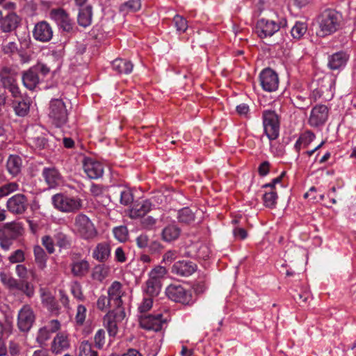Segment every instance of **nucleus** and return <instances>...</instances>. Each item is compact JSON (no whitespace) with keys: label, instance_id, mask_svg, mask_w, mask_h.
Listing matches in <instances>:
<instances>
[{"label":"nucleus","instance_id":"f704fd0d","mask_svg":"<svg viewBox=\"0 0 356 356\" xmlns=\"http://www.w3.org/2000/svg\"><path fill=\"white\" fill-rule=\"evenodd\" d=\"M110 273V267L105 264L97 265L94 268L92 276L97 281L102 282Z\"/></svg>","mask_w":356,"mask_h":356},{"label":"nucleus","instance_id":"0eeeda50","mask_svg":"<svg viewBox=\"0 0 356 356\" xmlns=\"http://www.w3.org/2000/svg\"><path fill=\"white\" fill-rule=\"evenodd\" d=\"M334 87L335 79L330 75L325 76L318 81V87L313 90V95L315 99L331 100L334 97Z\"/></svg>","mask_w":356,"mask_h":356},{"label":"nucleus","instance_id":"412c9836","mask_svg":"<svg viewBox=\"0 0 356 356\" xmlns=\"http://www.w3.org/2000/svg\"><path fill=\"white\" fill-rule=\"evenodd\" d=\"M33 38L40 42H48L53 37V30L49 23L42 21L35 25L33 31Z\"/></svg>","mask_w":356,"mask_h":356},{"label":"nucleus","instance_id":"2f4dec72","mask_svg":"<svg viewBox=\"0 0 356 356\" xmlns=\"http://www.w3.org/2000/svg\"><path fill=\"white\" fill-rule=\"evenodd\" d=\"M316 138L315 134L311 131H305L302 133L294 145L296 150L299 152L300 149L306 148Z\"/></svg>","mask_w":356,"mask_h":356},{"label":"nucleus","instance_id":"0e129e2a","mask_svg":"<svg viewBox=\"0 0 356 356\" xmlns=\"http://www.w3.org/2000/svg\"><path fill=\"white\" fill-rule=\"evenodd\" d=\"M177 258V252L175 250H168L163 256L162 262L165 264H171Z\"/></svg>","mask_w":356,"mask_h":356},{"label":"nucleus","instance_id":"79ce46f5","mask_svg":"<svg viewBox=\"0 0 356 356\" xmlns=\"http://www.w3.org/2000/svg\"><path fill=\"white\" fill-rule=\"evenodd\" d=\"M177 218L180 222L189 224L194 221L195 215L191 209L185 207L179 211Z\"/></svg>","mask_w":356,"mask_h":356},{"label":"nucleus","instance_id":"6e6552de","mask_svg":"<svg viewBox=\"0 0 356 356\" xmlns=\"http://www.w3.org/2000/svg\"><path fill=\"white\" fill-rule=\"evenodd\" d=\"M286 21L275 22L268 19H260L257 21L255 26L257 35L261 39L271 37L277 33L282 26H286Z\"/></svg>","mask_w":356,"mask_h":356},{"label":"nucleus","instance_id":"bb28decb","mask_svg":"<svg viewBox=\"0 0 356 356\" xmlns=\"http://www.w3.org/2000/svg\"><path fill=\"white\" fill-rule=\"evenodd\" d=\"M22 79L24 86L31 90L35 89L40 82L39 76L33 67L23 73Z\"/></svg>","mask_w":356,"mask_h":356},{"label":"nucleus","instance_id":"ea45409f","mask_svg":"<svg viewBox=\"0 0 356 356\" xmlns=\"http://www.w3.org/2000/svg\"><path fill=\"white\" fill-rule=\"evenodd\" d=\"M166 273L167 270L165 267L157 266L149 273L148 278L151 280L161 283V280Z\"/></svg>","mask_w":356,"mask_h":356},{"label":"nucleus","instance_id":"1a4fd4ad","mask_svg":"<svg viewBox=\"0 0 356 356\" xmlns=\"http://www.w3.org/2000/svg\"><path fill=\"white\" fill-rule=\"evenodd\" d=\"M126 316L124 309H118L109 312L104 317V324L109 337H115L118 332V323Z\"/></svg>","mask_w":356,"mask_h":356},{"label":"nucleus","instance_id":"a878e982","mask_svg":"<svg viewBox=\"0 0 356 356\" xmlns=\"http://www.w3.org/2000/svg\"><path fill=\"white\" fill-rule=\"evenodd\" d=\"M152 209V204L149 200H143L136 204L129 210V216L131 218H138L145 216Z\"/></svg>","mask_w":356,"mask_h":356},{"label":"nucleus","instance_id":"c756f323","mask_svg":"<svg viewBox=\"0 0 356 356\" xmlns=\"http://www.w3.org/2000/svg\"><path fill=\"white\" fill-rule=\"evenodd\" d=\"M180 234V228L175 224H170L163 229L161 236L163 241L171 242L177 240Z\"/></svg>","mask_w":356,"mask_h":356},{"label":"nucleus","instance_id":"e433bc0d","mask_svg":"<svg viewBox=\"0 0 356 356\" xmlns=\"http://www.w3.org/2000/svg\"><path fill=\"white\" fill-rule=\"evenodd\" d=\"M92 8L79 11L77 21L80 26L87 27L92 23Z\"/></svg>","mask_w":356,"mask_h":356},{"label":"nucleus","instance_id":"cd10ccee","mask_svg":"<svg viewBox=\"0 0 356 356\" xmlns=\"http://www.w3.org/2000/svg\"><path fill=\"white\" fill-rule=\"evenodd\" d=\"M42 176L49 188L57 186L60 180V175L55 168H45Z\"/></svg>","mask_w":356,"mask_h":356},{"label":"nucleus","instance_id":"4d7b16f0","mask_svg":"<svg viewBox=\"0 0 356 356\" xmlns=\"http://www.w3.org/2000/svg\"><path fill=\"white\" fill-rule=\"evenodd\" d=\"M86 308L82 305H79L76 309V314L75 316L76 321L78 324L82 325L86 316Z\"/></svg>","mask_w":356,"mask_h":356},{"label":"nucleus","instance_id":"f03ea898","mask_svg":"<svg viewBox=\"0 0 356 356\" xmlns=\"http://www.w3.org/2000/svg\"><path fill=\"white\" fill-rule=\"evenodd\" d=\"M54 207L63 213H76L83 207V200L75 196L57 193L52 196Z\"/></svg>","mask_w":356,"mask_h":356},{"label":"nucleus","instance_id":"de8ad7c7","mask_svg":"<svg viewBox=\"0 0 356 356\" xmlns=\"http://www.w3.org/2000/svg\"><path fill=\"white\" fill-rule=\"evenodd\" d=\"M120 203L124 206L130 204L134 200V196L129 188H122L120 191Z\"/></svg>","mask_w":356,"mask_h":356},{"label":"nucleus","instance_id":"a211bd4d","mask_svg":"<svg viewBox=\"0 0 356 356\" xmlns=\"http://www.w3.org/2000/svg\"><path fill=\"white\" fill-rule=\"evenodd\" d=\"M165 321H166L163 318V315L161 314L156 315H148L140 318V325L145 330L159 332L161 330Z\"/></svg>","mask_w":356,"mask_h":356},{"label":"nucleus","instance_id":"dca6fc26","mask_svg":"<svg viewBox=\"0 0 356 356\" xmlns=\"http://www.w3.org/2000/svg\"><path fill=\"white\" fill-rule=\"evenodd\" d=\"M28 205L26 197L21 193L16 194L7 201L8 210L14 214H22L26 210Z\"/></svg>","mask_w":356,"mask_h":356},{"label":"nucleus","instance_id":"864d4df0","mask_svg":"<svg viewBox=\"0 0 356 356\" xmlns=\"http://www.w3.org/2000/svg\"><path fill=\"white\" fill-rule=\"evenodd\" d=\"M105 331L103 329H99L97 331L94 337V341L95 346L101 349L105 343Z\"/></svg>","mask_w":356,"mask_h":356},{"label":"nucleus","instance_id":"2eb2a0df","mask_svg":"<svg viewBox=\"0 0 356 356\" xmlns=\"http://www.w3.org/2000/svg\"><path fill=\"white\" fill-rule=\"evenodd\" d=\"M49 16L63 31L69 32L72 30V20L68 13L63 8L52 9Z\"/></svg>","mask_w":356,"mask_h":356},{"label":"nucleus","instance_id":"a18cd8bd","mask_svg":"<svg viewBox=\"0 0 356 356\" xmlns=\"http://www.w3.org/2000/svg\"><path fill=\"white\" fill-rule=\"evenodd\" d=\"M173 22L177 31L179 33H184L188 29V23L182 16L177 15L174 17Z\"/></svg>","mask_w":356,"mask_h":356},{"label":"nucleus","instance_id":"7ed1b4c3","mask_svg":"<svg viewBox=\"0 0 356 356\" xmlns=\"http://www.w3.org/2000/svg\"><path fill=\"white\" fill-rule=\"evenodd\" d=\"M69 111L62 99H52L49 102V118L56 127H60L67 123Z\"/></svg>","mask_w":356,"mask_h":356},{"label":"nucleus","instance_id":"c03bdc74","mask_svg":"<svg viewBox=\"0 0 356 356\" xmlns=\"http://www.w3.org/2000/svg\"><path fill=\"white\" fill-rule=\"evenodd\" d=\"M263 200L264 202V205L269 208H273L275 206L277 195L275 191H270L269 192H266L263 196Z\"/></svg>","mask_w":356,"mask_h":356},{"label":"nucleus","instance_id":"69168bd1","mask_svg":"<svg viewBox=\"0 0 356 356\" xmlns=\"http://www.w3.org/2000/svg\"><path fill=\"white\" fill-rule=\"evenodd\" d=\"M293 101V104H295V106L299 108H304L309 103V102L305 97H302L299 95L294 97V99Z\"/></svg>","mask_w":356,"mask_h":356},{"label":"nucleus","instance_id":"9d476101","mask_svg":"<svg viewBox=\"0 0 356 356\" xmlns=\"http://www.w3.org/2000/svg\"><path fill=\"white\" fill-rule=\"evenodd\" d=\"M168 298L174 302L188 305L192 302L191 292L181 285L170 284L165 289Z\"/></svg>","mask_w":356,"mask_h":356},{"label":"nucleus","instance_id":"f3484780","mask_svg":"<svg viewBox=\"0 0 356 356\" xmlns=\"http://www.w3.org/2000/svg\"><path fill=\"white\" fill-rule=\"evenodd\" d=\"M197 265L190 260L176 261L172 266V273L181 277H188L197 270Z\"/></svg>","mask_w":356,"mask_h":356},{"label":"nucleus","instance_id":"6ab92c4d","mask_svg":"<svg viewBox=\"0 0 356 356\" xmlns=\"http://www.w3.org/2000/svg\"><path fill=\"white\" fill-rule=\"evenodd\" d=\"M124 293L125 291L123 289V285L119 281L113 282L108 288V296L110 300L112 301V303L116 307V309H123L122 307L123 305L122 298Z\"/></svg>","mask_w":356,"mask_h":356},{"label":"nucleus","instance_id":"774afa93","mask_svg":"<svg viewBox=\"0 0 356 356\" xmlns=\"http://www.w3.org/2000/svg\"><path fill=\"white\" fill-rule=\"evenodd\" d=\"M156 219L152 216H147L142 220V225L144 228L151 229L154 227Z\"/></svg>","mask_w":356,"mask_h":356},{"label":"nucleus","instance_id":"4468645a","mask_svg":"<svg viewBox=\"0 0 356 356\" xmlns=\"http://www.w3.org/2000/svg\"><path fill=\"white\" fill-rule=\"evenodd\" d=\"M83 169L90 179H98L103 175L104 166L94 159L86 157L83 160Z\"/></svg>","mask_w":356,"mask_h":356},{"label":"nucleus","instance_id":"c85d7f7f","mask_svg":"<svg viewBox=\"0 0 356 356\" xmlns=\"http://www.w3.org/2000/svg\"><path fill=\"white\" fill-rule=\"evenodd\" d=\"M348 56L346 53L337 52L329 58L328 66L331 70H339L345 66Z\"/></svg>","mask_w":356,"mask_h":356},{"label":"nucleus","instance_id":"37998d69","mask_svg":"<svg viewBox=\"0 0 356 356\" xmlns=\"http://www.w3.org/2000/svg\"><path fill=\"white\" fill-rule=\"evenodd\" d=\"M79 356H97V353L92 349L88 341H83L79 348Z\"/></svg>","mask_w":356,"mask_h":356},{"label":"nucleus","instance_id":"bf43d9fd","mask_svg":"<svg viewBox=\"0 0 356 356\" xmlns=\"http://www.w3.org/2000/svg\"><path fill=\"white\" fill-rule=\"evenodd\" d=\"M111 302L108 296H101L97 301V306L99 309L104 311L109 308Z\"/></svg>","mask_w":356,"mask_h":356},{"label":"nucleus","instance_id":"58836bf2","mask_svg":"<svg viewBox=\"0 0 356 356\" xmlns=\"http://www.w3.org/2000/svg\"><path fill=\"white\" fill-rule=\"evenodd\" d=\"M29 143L39 149H44L48 147L47 139L44 136L40 134L29 136Z\"/></svg>","mask_w":356,"mask_h":356},{"label":"nucleus","instance_id":"680f3d73","mask_svg":"<svg viewBox=\"0 0 356 356\" xmlns=\"http://www.w3.org/2000/svg\"><path fill=\"white\" fill-rule=\"evenodd\" d=\"M1 50L6 54H12L17 51V45L15 42H9L2 44Z\"/></svg>","mask_w":356,"mask_h":356},{"label":"nucleus","instance_id":"49530a36","mask_svg":"<svg viewBox=\"0 0 356 356\" xmlns=\"http://www.w3.org/2000/svg\"><path fill=\"white\" fill-rule=\"evenodd\" d=\"M140 0H128L121 6V10L126 12H135L140 8Z\"/></svg>","mask_w":356,"mask_h":356},{"label":"nucleus","instance_id":"423d86ee","mask_svg":"<svg viewBox=\"0 0 356 356\" xmlns=\"http://www.w3.org/2000/svg\"><path fill=\"white\" fill-rule=\"evenodd\" d=\"M0 280L10 291H20L29 298L33 296L35 293V289L32 284L29 282H19L3 271L0 272Z\"/></svg>","mask_w":356,"mask_h":356},{"label":"nucleus","instance_id":"052dcab7","mask_svg":"<svg viewBox=\"0 0 356 356\" xmlns=\"http://www.w3.org/2000/svg\"><path fill=\"white\" fill-rule=\"evenodd\" d=\"M42 243L45 247L49 254H52L55 251L54 243L49 236H44L42 238Z\"/></svg>","mask_w":356,"mask_h":356},{"label":"nucleus","instance_id":"338daca9","mask_svg":"<svg viewBox=\"0 0 356 356\" xmlns=\"http://www.w3.org/2000/svg\"><path fill=\"white\" fill-rule=\"evenodd\" d=\"M71 292L74 297L79 300L83 299L81 287L78 283H74L71 286Z\"/></svg>","mask_w":356,"mask_h":356},{"label":"nucleus","instance_id":"4c0bfd02","mask_svg":"<svg viewBox=\"0 0 356 356\" xmlns=\"http://www.w3.org/2000/svg\"><path fill=\"white\" fill-rule=\"evenodd\" d=\"M89 270V264L86 260L73 262L72 264V273L75 276H83Z\"/></svg>","mask_w":356,"mask_h":356},{"label":"nucleus","instance_id":"9b49d317","mask_svg":"<svg viewBox=\"0 0 356 356\" xmlns=\"http://www.w3.org/2000/svg\"><path fill=\"white\" fill-rule=\"evenodd\" d=\"M35 319L33 309L28 305H24L18 312L17 327L20 331L27 332L31 328Z\"/></svg>","mask_w":356,"mask_h":356},{"label":"nucleus","instance_id":"ddd939ff","mask_svg":"<svg viewBox=\"0 0 356 356\" xmlns=\"http://www.w3.org/2000/svg\"><path fill=\"white\" fill-rule=\"evenodd\" d=\"M327 117V107L325 105H317L312 109L308 122L310 126L318 127L325 123Z\"/></svg>","mask_w":356,"mask_h":356},{"label":"nucleus","instance_id":"f257e3e1","mask_svg":"<svg viewBox=\"0 0 356 356\" xmlns=\"http://www.w3.org/2000/svg\"><path fill=\"white\" fill-rule=\"evenodd\" d=\"M341 15L332 9H326L317 17V35L325 37L335 33L341 26Z\"/></svg>","mask_w":356,"mask_h":356},{"label":"nucleus","instance_id":"aec40b11","mask_svg":"<svg viewBox=\"0 0 356 356\" xmlns=\"http://www.w3.org/2000/svg\"><path fill=\"white\" fill-rule=\"evenodd\" d=\"M21 18L15 12H10L3 16L0 21V30L2 33H8L15 31L20 25Z\"/></svg>","mask_w":356,"mask_h":356},{"label":"nucleus","instance_id":"a19ab883","mask_svg":"<svg viewBox=\"0 0 356 356\" xmlns=\"http://www.w3.org/2000/svg\"><path fill=\"white\" fill-rule=\"evenodd\" d=\"M307 26L304 22H297L291 30V33L294 39H300L307 32Z\"/></svg>","mask_w":356,"mask_h":356},{"label":"nucleus","instance_id":"72a5a7b5","mask_svg":"<svg viewBox=\"0 0 356 356\" xmlns=\"http://www.w3.org/2000/svg\"><path fill=\"white\" fill-rule=\"evenodd\" d=\"M22 161L17 156L11 155L7 161V169L13 176L17 175L21 170Z\"/></svg>","mask_w":356,"mask_h":356},{"label":"nucleus","instance_id":"8fccbe9b","mask_svg":"<svg viewBox=\"0 0 356 356\" xmlns=\"http://www.w3.org/2000/svg\"><path fill=\"white\" fill-rule=\"evenodd\" d=\"M113 234L119 241L124 242L127 239L128 231L126 227L120 226L113 229Z\"/></svg>","mask_w":356,"mask_h":356},{"label":"nucleus","instance_id":"3c124183","mask_svg":"<svg viewBox=\"0 0 356 356\" xmlns=\"http://www.w3.org/2000/svg\"><path fill=\"white\" fill-rule=\"evenodd\" d=\"M14 110L17 115L25 116L29 111V105L24 101H20L15 104Z\"/></svg>","mask_w":356,"mask_h":356},{"label":"nucleus","instance_id":"c9c22d12","mask_svg":"<svg viewBox=\"0 0 356 356\" xmlns=\"http://www.w3.org/2000/svg\"><path fill=\"white\" fill-rule=\"evenodd\" d=\"M161 289V283L147 279L145 282V286L144 292L149 296L156 297L157 296Z\"/></svg>","mask_w":356,"mask_h":356},{"label":"nucleus","instance_id":"b1692460","mask_svg":"<svg viewBox=\"0 0 356 356\" xmlns=\"http://www.w3.org/2000/svg\"><path fill=\"white\" fill-rule=\"evenodd\" d=\"M111 256V247L106 242L99 243L92 251V257L99 262H104Z\"/></svg>","mask_w":356,"mask_h":356},{"label":"nucleus","instance_id":"13d9d810","mask_svg":"<svg viewBox=\"0 0 356 356\" xmlns=\"http://www.w3.org/2000/svg\"><path fill=\"white\" fill-rule=\"evenodd\" d=\"M90 191L95 197H102L105 195L106 188L101 185L92 184L90 186Z\"/></svg>","mask_w":356,"mask_h":356},{"label":"nucleus","instance_id":"6e6d98bb","mask_svg":"<svg viewBox=\"0 0 356 356\" xmlns=\"http://www.w3.org/2000/svg\"><path fill=\"white\" fill-rule=\"evenodd\" d=\"M15 273L20 279L19 282H28V269L23 264H17L15 267Z\"/></svg>","mask_w":356,"mask_h":356},{"label":"nucleus","instance_id":"39448f33","mask_svg":"<svg viewBox=\"0 0 356 356\" xmlns=\"http://www.w3.org/2000/svg\"><path fill=\"white\" fill-rule=\"evenodd\" d=\"M264 131L270 140H275L280 134V120L277 113L270 110H266L262 115Z\"/></svg>","mask_w":356,"mask_h":356},{"label":"nucleus","instance_id":"5701e85b","mask_svg":"<svg viewBox=\"0 0 356 356\" xmlns=\"http://www.w3.org/2000/svg\"><path fill=\"white\" fill-rule=\"evenodd\" d=\"M70 347V342L67 336L64 333H58L54 338L51 350L53 353L59 354Z\"/></svg>","mask_w":356,"mask_h":356},{"label":"nucleus","instance_id":"4be33fe9","mask_svg":"<svg viewBox=\"0 0 356 356\" xmlns=\"http://www.w3.org/2000/svg\"><path fill=\"white\" fill-rule=\"evenodd\" d=\"M39 292L42 305L51 314H58L60 307L51 293L44 288H41Z\"/></svg>","mask_w":356,"mask_h":356},{"label":"nucleus","instance_id":"e2e57ef3","mask_svg":"<svg viewBox=\"0 0 356 356\" xmlns=\"http://www.w3.org/2000/svg\"><path fill=\"white\" fill-rule=\"evenodd\" d=\"M293 299L299 304L306 303L310 298V294L307 291L302 293H296L293 295Z\"/></svg>","mask_w":356,"mask_h":356},{"label":"nucleus","instance_id":"5fc2aeb1","mask_svg":"<svg viewBox=\"0 0 356 356\" xmlns=\"http://www.w3.org/2000/svg\"><path fill=\"white\" fill-rule=\"evenodd\" d=\"M8 260L12 264L21 263L25 260L24 252L22 250L14 251L8 257Z\"/></svg>","mask_w":356,"mask_h":356},{"label":"nucleus","instance_id":"09e8293b","mask_svg":"<svg viewBox=\"0 0 356 356\" xmlns=\"http://www.w3.org/2000/svg\"><path fill=\"white\" fill-rule=\"evenodd\" d=\"M18 184L15 182H11L0 187V197H6L18 190Z\"/></svg>","mask_w":356,"mask_h":356},{"label":"nucleus","instance_id":"20e7f679","mask_svg":"<svg viewBox=\"0 0 356 356\" xmlns=\"http://www.w3.org/2000/svg\"><path fill=\"white\" fill-rule=\"evenodd\" d=\"M74 232L85 240L94 239L97 236V230L92 222L84 214H79L75 217Z\"/></svg>","mask_w":356,"mask_h":356},{"label":"nucleus","instance_id":"f8f14e48","mask_svg":"<svg viewBox=\"0 0 356 356\" xmlns=\"http://www.w3.org/2000/svg\"><path fill=\"white\" fill-rule=\"evenodd\" d=\"M260 85L264 90L274 92L279 86L277 74L270 68H266L259 74Z\"/></svg>","mask_w":356,"mask_h":356},{"label":"nucleus","instance_id":"603ef678","mask_svg":"<svg viewBox=\"0 0 356 356\" xmlns=\"http://www.w3.org/2000/svg\"><path fill=\"white\" fill-rule=\"evenodd\" d=\"M153 298L154 297H145L142 302L139 304L138 309L140 313H145L148 312L153 305Z\"/></svg>","mask_w":356,"mask_h":356},{"label":"nucleus","instance_id":"7c9ffc66","mask_svg":"<svg viewBox=\"0 0 356 356\" xmlns=\"http://www.w3.org/2000/svg\"><path fill=\"white\" fill-rule=\"evenodd\" d=\"M112 67L118 74H128L133 70V64L122 58H116L112 63Z\"/></svg>","mask_w":356,"mask_h":356},{"label":"nucleus","instance_id":"393cba45","mask_svg":"<svg viewBox=\"0 0 356 356\" xmlns=\"http://www.w3.org/2000/svg\"><path fill=\"white\" fill-rule=\"evenodd\" d=\"M17 72L11 67H3L0 70V81L5 88L9 86L15 84L17 81Z\"/></svg>","mask_w":356,"mask_h":356},{"label":"nucleus","instance_id":"473e14b6","mask_svg":"<svg viewBox=\"0 0 356 356\" xmlns=\"http://www.w3.org/2000/svg\"><path fill=\"white\" fill-rule=\"evenodd\" d=\"M33 253L35 257V261L37 264L38 268L43 270L47 266V255L44 250L40 245H35L33 248Z\"/></svg>","mask_w":356,"mask_h":356}]
</instances>
